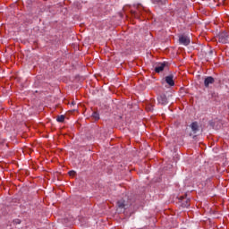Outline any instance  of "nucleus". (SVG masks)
<instances>
[{"label": "nucleus", "mask_w": 229, "mask_h": 229, "mask_svg": "<svg viewBox=\"0 0 229 229\" xmlns=\"http://www.w3.org/2000/svg\"><path fill=\"white\" fill-rule=\"evenodd\" d=\"M218 42L221 44H228L229 43V36L228 32H221L218 34Z\"/></svg>", "instance_id": "obj_1"}, {"label": "nucleus", "mask_w": 229, "mask_h": 229, "mask_svg": "<svg viewBox=\"0 0 229 229\" xmlns=\"http://www.w3.org/2000/svg\"><path fill=\"white\" fill-rule=\"evenodd\" d=\"M157 103H158V105H162L163 106H165V105H167V103H169L165 94H161V95L157 96Z\"/></svg>", "instance_id": "obj_2"}, {"label": "nucleus", "mask_w": 229, "mask_h": 229, "mask_svg": "<svg viewBox=\"0 0 229 229\" xmlns=\"http://www.w3.org/2000/svg\"><path fill=\"white\" fill-rule=\"evenodd\" d=\"M179 43L182 44V46H189V44H191V38L182 35L179 37Z\"/></svg>", "instance_id": "obj_3"}, {"label": "nucleus", "mask_w": 229, "mask_h": 229, "mask_svg": "<svg viewBox=\"0 0 229 229\" xmlns=\"http://www.w3.org/2000/svg\"><path fill=\"white\" fill-rule=\"evenodd\" d=\"M216 80H214V77L208 76L204 80V85L206 88L209 87V85H212Z\"/></svg>", "instance_id": "obj_4"}, {"label": "nucleus", "mask_w": 229, "mask_h": 229, "mask_svg": "<svg viewBox=\"0 0 229 229\" xmlns=\"http://www.w3.org/2000/svg\"><path fill=\"white\" fill-rule=\"evenodd\" d=\"M165 65H167L165 63H159L158 64H157L155 67L156 72H162V71L165 69Z\"/></svg>", "instance_id": "obj_5"}, {"label": "nucleus", "mask_w": 229, "mask_h": 229, "mask_svg": "<svg viewBox=\"0 0 229 229\" xmlns=\"http://www.w3.org/2000/svg\"><path fill=\"white\" fill-rule=\"evenodd\" d=\"M174 78V75H168L165 77V82L170 86V87H174V81L173 80Z\"/></svg>", "instance_id": "obj_6"}, {"label": "nucleus", "mask_w": 229, "mask_h": 229, "mask_svg": "<svg viewBox=\"0 0 229 229\" xmlns=\"http://www.w3.org/2000/svg\"><path fill=\"white\" fill-rule=\"evenodd\" d=\"M191 128L193 133H198V131H199V126L198 125V122H193L191 124Z\"/></svg>", "instance_id": "obj_7"}, {"label": "nucleus", "mask_w": 229, "mask_h": 229, "mask_svg": "<svg viewBox=\"0 0 229 229\" xmlns=\"http://www.w3.org/2000/svg\"><path fill=\"white\" fill-rule=\"evenodd\" d=\"M182 208H189V207H191V202L189 200V199H187L184 202H182Z\"/></svg>", "instance_id": "obj_8"}, {"label": "nucleus", "mask_w": 229, "mask_h": 229, "mask_svg": "<svg viewBox=\"0 0 229 229\" xmlns=\"http://www.w3.org/2000/svg\"><path fill=\"white\" fill-rule=\"evenodd\" d=\"M167 0H152V3H154V4H165Z\"/></svg>", "instance_id": "obj_9"}, {"label": "nucleus", "mask_w": 229, "mask_h": 229, "mask_svg": "<svg viewBox=\"0 0 229 229\" xmlns=\"http://www.w3.org/2000/svg\"><path fill=\"white\" fill-rule=\"evenodd\" d=\"M56 121L57 123H64V121H65V115L64 114L58 115L56 118Z\"/></svg>", "instance_id": "obj_10"}, {"label": "nucleus", "mask_w": 229, "mask_h": 229, "mask_svg": "<svg viewBox=\"0 0 229 229\" xmlns=\"http://www.w3.org/2000/svg\"><path fill=\"white\" fill-rule=\"evenodd\" d=\"M91 117H93L95 121H99V114L98 112H93Z\"/></svg>", "instance_id": "obj_11"}, {"label": "nucleus", "mask_w": 229, "mask_h": 229, "mask_svg": "<svg viewBox=\"0 0 229 229\" xmlns=\"http://www.w3.org/2000/svg\"><path fill=\"white\" fill-rule=\"evenodd\" d=\"M118 208H124V200H119L117 202Z\"/></svg>", "instance_id": "obj_12"}, {"label": "nucleus", "mask_w": 229, "mask_h": 229, "mask_svg": "<svg viewBox=\"0 0 229 229\" xmlns=\"http://www.w3.org/2000/svg\"><path fill=\"white\" fill-rule=\"evenodd\" d=\"M21 221L19 218L13 220V225H21Z\"/></svg>", "instance_id": "obj_13"}, {"label": "nucleus", "mask_w": 229, "mask_h": 229, "mask_svg": "<svg viewBox=\"0 0 229 229\" xmlns=\"http://www.w3.org/2000/svg\"><path fill=\"white\" fill-rule=\"evenodd\" d=\"M68 174L70 176H76V172L74 170H72V171L68 172Z\"/></svg>", "instance_id": "obj_14"}, {"label": "nucleus", "mask_w": 229, "mask_h": 229, "mask_svg": "<svg viewBox=\"0 0 229 229\" xmlns=\"http://www.w3.org/2000/svg\"><path fill=\"white\" fill-rule=\"evenodd\" d=\"M212 55H214V50L211 49L207 54L208 58V56H212Z\"/></svg>", "instance_id": "obj_15"}, {"label": "nucleus", "mask_w": 229, "mask_h": 229, "mask_svg": "<svg viewBox=\"0 0 229 229\" xmlns=\"http://www.w3.org/2000/svg\"><path fill=\"white\" fill-rule=\"evenodd\" d=\"M147 110H148V112H152L153 106H151V105L148 106Z\"/></svg>", "instance_id": "obj_16"}, {"label": "nucleus", "mask_w": 229, "mask_h": 229, "mask_svg": "<svg viewBox=\"0 0 229 229\" xmlns=\"http://www.w3.org/2000/svg\"><path fill=\"white\" fill-rule=\"evenodd\" d=\"M72 105H76V103H74V102H72Z\"/></svg>", "instance_id": "obj_17"}]
</instances>
